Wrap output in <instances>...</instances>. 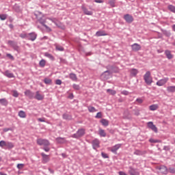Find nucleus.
I'll return each mask as SVG.
<instances>
[{
  "mask_svg": "<svg viewBox=\"0 0 175 175\" xmlns=\"http://www.w3.org/2000/svg\"><path fill=\"white\" fill-rule=\"evenodd\" d=\"M144 80L148 85L152 84V77H151V72L147 71L144 75Z\"/></svg>",
  "mask_w": 175,
  "mask_h": 175,
  "instance_id": "f257e3e1",
  "label": "nucleus"
},
{
  "mask_svg": "<svg viewBox=\"0 0 175 175\" xmlns=\"http://www.w3.org/2000/svg\"><path fill=\"white\" fill-rule=\"evenodd\" d=\"M37 144L38 146H44V147H49L50 146V142L47 139L39 138L37 139Z\"/></svg>",
  "mask_w": 175,
  "mask_h": 175,
  "instance_id": "f03ea898",
  "label": "nucleus"
},
{
  "mask_svg": "<svg viewBox=\"0 0 175 175\" xmlns=\"http://www.w3.org/2000/svg\"><path fill=\"white\" fill-rule=\"evenodd\" d=\"M85 135V129H79L75 134H74L72 137H74L75 139H79V137H81Z\"/></svg>",
  "mask_w": 175,
  "mask_h": 175,
  "instance_id": "7ed1b4c3",
  "label": "nucleus"
},
{
  "mask_svg": "<svg viewBox=\"0 0 175 175\" xmlns=\"http://www.w3.org/2000/svg\"><path fill=\"white\" fill-rule=\"evenodd\" d=\"M48 20H50L51 21H52V23H54L58 28H62V29L65 28L64 24H62V23L59 22V21H58V19L55 18H48Z\"/></svg>",
  "mask_w": 175,
  "mask_h": 175,
  "instance_id": "20e7f679",
  "label": "nucleus"
},
{
  "mask_svg": "<svg viewBox=\"0 0 175 175\" xmlns=\"http://www.w3.org/2000/svg\"><path fill=\"white\" fill-rule=\"evenodd\" d=\"M167 81H169V78L165 77L164 79L159 80L156 83V84L158 85V87H162V85H165V84H166V83H167Z\"/></svg>",
  "mask_w": 175,
  "mask_h": 175,
  "instance_id": "39448f33",
  "label": "nucleus"
},
{
  "mask_svg": "<svg viewBox=\"0 0 175 175\" xmlns=\"http://www.w3.org/2000/svg\"><path fill=\"white\" fill-rule=\"evenodd\" d=\"M38 21L40 24H42V25H43V27H45L46 32H51V28L49 27V26L46 25V21L40 18V19H38Z\"/></svg>",
  "mask_w": 175,
  "mask_h": 175,
  "instance_id": "423d86ee",
  "label": "nucleus"
},
{
  "mask_svg": "<svg viewBox=\"0 0 175 175\" xmlns=\"http://www.w3.org/2000/svg\"><path fill=\"white\" fill-rule=\"evenodd\" d=\"M122 144H118L111 148V151L113 154H117V151L121 148Z\"/></svg>",
  "mask_w": 175,
  "mask_h": 175,
  "instance_id": "0eeeda50",
  "label": "nucleus"
},
{
  "mask_svg": "<svg viewBox=\"0 0 175 175\" xmlns=\"http://www.w3.org/2000/svg\"><path fill=\"white\" fill-rule=\"evenodd\" d=\"M148 128H150V129L152 130L155 133H158V128H157V126H155L152 122H148Z\"/></svg>",
  "mask_w": 175,
  "mask_h": 175,
  "instance_id": "6e6552de",
  "label": "nucleus"
},
{
  "mask_svg": "<svg viewBox=\"0 0 175 175\" xmlns=\"http://www.w3.org/2000/svg\"><path fill=\"white\" fill-rule=\"evenodd\" d=\"M124 19L129 24L133 23V16L130 14H126L124 16Z\"/></svg>",
  "mask_w": 175,
  "mask_h": 175,
  "instance_id": "1a4fd4ad",
  "label": "nucleus"
},
{
  "mask_svg": "<svg viewBox=\"0 0 175 175\" xmlns=\"http://www.w3.org/2000/svg\"><path fill=\"white\" fill-rule=\"evenodd\" d=\"M131 49L133 51H139L142 50V46L137 43H134L131 45Z\"/></svg>",
  "mask_w": 175,
  "mask_h": 175,
  "instance_id": "9d476101",
  "label": "nucleus"
},
{
  "mask_svg": "<svg viewBox=\"0 0 175 175\" xmlns=\"http://www.w3.org/2000/svg\"><path fill=\"white\" fill-rule=\"evenodd\" d=\"M41 156L42 157V163H47V162L50 161V157L43 152L41 153Z\"/></svg>",
  "mask_w": 175,
  "mask_h": 175,
  "instance_id": "9b49d317",
  "label": "nucleus"
},
{
  "mask_svg": "<svg viewBox=\"0 0 175 175\" xmlns=\"http://www.w3.org/2000/svg\"><path fill=\"white\" fill-rule=\"evenodd\" d=\"M34 98L37 99V100H43V99H44V95L40 94L39 91H37Z\"/></svg>",
  "mask_w": 175,
  "mask_h": 175,
  "instance_id": "f8f14e48",
  "label": "nucleus"
},
{
  "mask_svg": "<svg viewBox=\"0 0 175 175\" xmlns=\"http://www.w3.org/2000/svg\"><path fill=\"white\" fill-rule=\"evenodd\" d=\"M28 39L29 40H31V42H33L34 40H36V38L38 37V35L35 32H32L28 34Z\"/></svg>",
  "mask_w": 175,
  "mask_h": 175,
  "instance_id": "ddd939ff",
  "label": "nucleus"
},
{
  "mask_svg": "<svg viewBox=\"0 0 175 175\" xmlns=\"http://www.w3.org/2000/svg\"><path fill=\"white\" fill-rule=\"evenodd\" d=\"M159 172L161 173L162 174H167V167L164 165H161L159 167Z\"/></svg>",
  "mask_w": 175,
  "mask_h": 175,
  "instance_id": "4468645a",
  "label": "nucleus"
},
{
  "mask_svg": "<svg viewBox=\"0 0 175 175\" xmlns=\"http://www.w3.org/2000/svg\"><path fill=\"white\" fill-rule=\"evenodd\" d=\"M100 144V142H99V140L98 139H96L93 140L92 142L93 148L94 150H96V148H99V144Z\"/></svg>",
  "mask_w": 175,
  "mask_h": 175,
  "instance_id": "2eb2a0df",
  "label": "nucleus"
},
{
  "mask_svg": "<svg viewBox=\"0 0 175 175\" xmlns=\"http://www.w3.org/2000/svg\"><path fill=\"white\" fill-rule=\"evenodd\" d=\"M81 9L84 13V14H86L87 16H92L93 13L92 11L88 10L87 8H85L84 5L81 6Z\"/></svg>",
  "mask_w": 175,
  "mask_h": 175,
  "instance_id": "dca6fc26",
  "label": "nucleus"
},
{
  "mask_svg": "<svg viewBox=\"0 0 175 175\" xmlns=\"http://www.w3.org/2000/svg\"><path fill=\"white\" fill-rule=\"evenodd\" d=\"M129 72L132 77H136V76H137V73H139V70L136 68H132L129 70Z\"/></svg>",
  "mask_w": 175,
  "mask_h": 175,
  "instance_id": "f3484780",
  "label": "nucleus"
},
{
  "mask_svg": "<svg viewBox=\"0 0 175 175\" xmlns=\"http://www.w3.org/2000/svg\"><path fill=\"white\" fill-rule=\"evenodd\" d=\"M3 75L9 79H12L13 77H14V75L10 72L9 70H6L5 72H3Z\"/></svg>",
  "mask_w": 175,
  "mask_h": 175,
  "instance_id": "a211bd4d",
  "label": "nucleus"
},
{
  "mask_svg": "<svg viewBox=\"0 0 175 175\" xmlns=\"http://www.w3.org/2000/svg\"><path fill=\"white\" fill-rule=\"evenodd\" d=\"M96 36H107V33L105 31H98L96 33Z\"/></svg>",
  "mask_w": 175,
  "mask_h": 175,
  "instance_id": "6ab92c4d",
  "label": "nucleus"
},
{
  "mask_svg": "<svg viewBox=\"0 0 175 175\" xmlns=\"http://www.w3.org/2000/svg\"><path fill=\"white\" fill-rule=\"evenodd\" d=\"M165 54L168 59H172V58H173V55H172L170 51L166 50L165 51Z\"/></svg>",
  "mask_w": 175,
  "mask_h": 175,
  "instance_id": "aec40b11",
  "label": "nucleus"
},
{
  "mask_svg": "<svg viewBox=\"0 0 175 175\" xmlns=\"http://www.w3.org/2000/svg\"><path fill=\"white\" fill-rule=\"evenodd\" d=\"M167 92L174 93L175 92V85H170L167 88Z\"/></svg>",
  "mask_w": 175,
  "mask_h": 175,
  "instance_id": "412c9836",
  "label": "nucleus"
},
{
  "mask_svg": "<svg viewBox=\"0 0 175 175\" xmlns=\"http://www.w3.org/2000/svg\"><path fill=\"white\" fill-rule=\"evenodd\" d=\"M159 106L157 104L154 105H152L149 107L150 110H151V111H155V110H158L159 109Z\"/></svg>",
  "mask_w": 175,
  "mask_h": 175,
  "instance_id": "4be33fe9",
  "label": "nucleus"
},
{
  "mask_svg": "<svg viewBox=\"0 0 175 175\" xmlns=\"http://www.w3.org/2000/svg\"><path fill=\"white\" fill-rule=\"evenodd\" d=\"M98 135H100L101 137H106V132H105V130L102 129H99Z\"/></svg>",
  "mask_w": 175,
  "mask_h": 175,
  "instance_id": "5701e85b",
  "label": "nucleus"
},
{
  "mask_svg": "<svg viewBox=\"0 0 175 175\" xmlns=\"http://www.w3.org/2000/svg\"><path fill=\"white\" fill-rule=\"evenodd\" d=\"M100 122L103 125V126H109V120L106 119H101Z\"/></svg>",
  "mask_w": 175,
  "mask_h": 175,
  "instance_id": "b1692460",
  "label": "nucleus"
},
{
  "mask_svg": "<svg viewBox=\"0 0 175 175\" xmlns=\"http://www.w3.org/2000/svg\"><path fill=\"white\" fill-rule=\"evenodd\" d=\"M129 173L131 175H139L140 174L139 173V172L135 171L133 168H131L130 170L129 171Z\"/></svg>",
  "mask_w": 175,
  "mask_h": 175,
  "instance_id": "393cba45",
  "label": "nucleus"
},
{
  "mask_svg": "<svg viewBox=\"0 0 175 175\" xmlns=\"http://www.w3.org/2000/svg\"><path fill=\"white\" fill-rule=\"evenodd\" d=\"M25 95L26 96H28L29 98H32V96H33V93H32V92H31L30 90H26L25 92Z\"/></svg>",
  "mask_w": 175,
  "mask_h": 175,
  "instance_id": "a878e982",
  "label": "nucleus"
},
{
  "mask_svg": "<svg viewBox=\"0 0 175 175\" xmlns=\"http://www.w3.org/2000/svg\"><path fill=\"white\" fill-rule=\"evenodd\" d=\"M146 151H142V150H137L134 152V154L135 155H144V154H146Z\"/></svg>",
  "mask_w": 175,
  "mask_h": 175,
  "instance_id": "bb28decb",
  "label": "nucleus"
},
{
  "mask_svg": "<svg viewBox=\"0 0 175 175\" xmlns=\"http://www.w3.org/2000/svg\"><path fill=\"white\" fill-rule=\"evenodd\" d=\"M18 116L21 118H25L27 117V114L25 113V112L24 111H20L18 112Z\"/></svg>",
  "mask_w": 175,
  "mask_h": 175,
  "instance_id": "cd10ccee",
  "label": "nucleus"
},
{
  "mask_svg": "<svg viewBox=\"0 0 175 175\" xmlns=\"http://www.w3.org/2000/svg\"><path fill=\"white\" fill-rule=\"evenodd\" d=\"M70 79L72 80V81H77V76L75 74L71 73L70 74Z\"/></svg>",
  "mask_w": 175,
  "mask_h": 175,
  "instance_id": "c85d7f7f",
  "label": "nucleus"
},
{
  "mask_svg": "<svg viewBox=\"0 0 175 175\" xmlns=\"http://www.w3.org/2000/svg\"><path fill=\"white\" fill-rule=\"evenodd\" d=\"M0 103L1 105H3V106H8V100L5 98H1L0 99Z\"/></svg>",
  "mask_w": 175,
  "mask_h": 175,
  "instance_id": "c756f323",
  "label": "nucleus"
},
{
  "mask_svg": "<svg viewBox=\"0 0 175 175\" xmlns=\"http://www.w3.org/2000/svg\"><path fill=\"white\" fill-rule=\"evenodd\" d=\"M44 56L47 57V58H49V59H51V61H54V56L49 53H45Z\"/></svg>",
  "mask_w": 175,
  "mask_h": 175,
  "instance_id": "7c9ffc66",
  "label": "nucleus"
},
{
  "mask_svg": "<svg viewBox=\"0 0 175 175\" xmlns=\"http://www.w3.org/2000/svg\"><path fill=\"white\" fill-rule=\"evenodd\" d=\"M88 111H90V113H95L97 111L96 109H95V107H94L89 106L88 107Z\"/></svg>",
  "mask_w": 175,
  "mask_h": 175,
  "instance_id": "2f4dec72",
  "label": "nucleus"
},
{
  "mask_svg": "<svg viewBox=\"0 0 175 175\" xmlns=\"http://www.w3.org/2000/svg\"><path fill=\"white\" fill-rule=\"evenodd\" d=\"M7 148H13V147H14V144H13V143L12 142H7V144H6V146Z\"/></svg>",
  "mask_w": 175,
  "mask_h": 175,
  "instance_id": "473e14b6",
  "label": "nucleus"
},
{
  "mask_svg": "<svg viewBox=\"0 0 175 175\" xmlns=\"http://www.w3.org/2000/svg\"><path fill=\"white\" fill-rule=\"evenodd\" d=\"M39 65L40 66H41V68H44V66H46V60L44 59L40 60Z\"/></svg>",
  "mask_w": 175,
  "mask_h": 175,
  "instance_id": "72a5a7b5",
  "label": "nucleus"
},
{
  "mask_svg": "<svg viewBox=\"0 0 175 175\" xmlns=\"http://www.w3.org/2000/svg\"><path fill=\"white\" fill-rule=\"evenodd\" d=\"M107 92H108V94H110V95H116V94H117L116 90H111V89L107 90Z\"/></svg>",
  "mask_w": 175,
  "mask_h": 175,
  "instance_id": "f704fd0d",
  "label": "nucleus"
},
{
  "mask_svg": "<svg viewBox=\"0 0 175 175\" xmlns=\"http://www.w3.org/2000/svg\"><path fill=\"white\" fill-rule=\"evenodd\" d=\"M168 10H170V12H172V13H175V6L173 5H168Z\"/></svg>",
  "mask_w": 175,
  "mask_h": 175,
  "instance_id": "c9c22d12",
  "label": "nucleus"
},
{
  "mask_svg": "<svg viewBox=\"0 0 175 175\" xmlns=\"http://www.w3.org/2000/svg\"><path fill=\"white\" fill-rule=\"evenodd\" d=\"M63 118L64 120H70L72 118V116H70L68 113H64L63 114Z\"/></svg>",
  "mask_w": 175,
  "mask_h": 175,
  "instance_id": "e433bc0d",
  "label": "nucleus"
},
{
  "mask_svg": "<svg viewBox=\"0 0 175 175\" xmlns=\"http://www.w3.org/2000/svg\"><path fill=\"white\" fill-rule=\"evenodd\" d=\"M44 83H45V84H51V83H53V81H51V79L49 78H45L44 79Z\"/></svg>",
  "mask_w": 175,
  "mask_h": 175,
  "instance_id": "4c0bfd02",
  "label": "nucleus"
},
{
  "mask_svg": "<svg viewBox=\"0 0 175 175\" xmlns=\"http://www.w3.org/2000/svg\"><path fill=\"white\" fill-rule=\"evenodd\" d=\"M55 49L57 51H64V47H62L59 45H56Z\"/></svg>",
  "mask_w": 175,
  "mask_h": 175,
  "instance_id": "58836bf2",
  "label": "nucleus"
},
{
  "mask_svg": "<svg viewBox=\"0 0 175 175\" xmlns=\"http://www.w3.org/2000/svg\"><path fill=\"white\" fill-rule=\"evenodd\" d=\"M24 166H25L24 163H18L16 167L17 169L21 170V169H24Z\"/></svg>",
  "mask_w": 175,
  "mask_h": 175,
  "instance_id": "ea45409f",
  "label": "nucleus"
},
{
  "mask_svg": "<svg viewBox=\"0 0 175 175\" xmlns=\"http://www.w3.org/2000/svg\"><path fill=\"white\" fill-rule=\"evenodd\" d=\"M12 96H14V98H18V92H17V90L12 91Z\"/></svg>",
  "mask_w": 175,
  "mask_h": 175,
  "instance_id": "a19ab883",
  "label": "nucleus"
},
{
  "mask_svg": "<svg viewBox=\"0 0 175 175\" xmlns=\"http://www.w3.org/2000/svg\"><path fill=\"white\" fill-rule=\"evenodd\" d=\"M134 116H140V110L139 109H134L133 110Z\"/></svg>",
  "mask_w": 175,
  "mask_h": 175,
  "instance_id": "79ce46f5",
  "label": "nucleus"
},
{
  "mask_svg": "<svg viewBox=\"0 0 175 175\" xmlns=\"http://www.w3.org/2000/svg\"><path fill=\"white\" fill-rule=\"evenodd\" d=\"M6 144L7 142L2 140L0 142V147H1L3 148V147H6Z\"/></svg>",
  "mask_w": 175,
  "mask_h": 175,
  "instance_id": "37998d69",
  "label": "nucleus"
},
{
  "mask_svg": "<svg viewBox=\"0 0 175 175\" xmlns=\"http://www.w3.org/2000/svg\"><path fill=\"white\" fill-rule=\"evenodd\" d=\"M8 18V15L6 14H0V19L2 21H5Z\"/></svg>",
  "mask_w": 175,
  "mask_h": 175,
  "instance_id": "c03bdc74",
  "label": "nucleus"
},
{
  "mask_svg": "<svg viewBox=\"0 0 175 175\" xmlns=\"http://www.w3.org/2000/svg\"><path fill=\"white\" fill-rule=\"evenodd\" d=\"M56 140L58 143H64L65 142V139L61 138V137L57 138Z\"/></svg>",
  "mask_w": 175,
  "mask_h": 175,
  "instance_id": "a18cd8bd",
  "label": "nucleus"
},
{
  "mask_svg": "<svg viewBox=\"0 0 175 175\" xmlns=\"http://www.w3.org/2000/svg\"><path fill=\"white\" fill-rule=\"evenodd\" d=\"M20 38H22V39H25V38H28V35L27 33H21L20 34Z\"/></svg>",
  "mask_w": 175,
  "mask_h": 175,
  "instance_id": "49530a36",
  "label": "nucleus"
},
{
  "mask_svg": "<svg viewBox=\"0 0 175 175\" xmlns=\"http://www.w3.org/2000/svg\"><path fill=\"white\" fill-rule=\"evenodd\" d=\"M95 117L96 118H102V112H98Z\"/></svg>",
  "mask_w": 175,
  "mask_h": 175,
  "instance_id": "de8ad7c7",
  "label": "nucleus"
},
{
  "mask_svg": "<svg viewBox=\"0 0 175 175\" xmlns=\"http://www.w3.org/2000/svg\"><path fill=\"white\" fill-rule=\"evenodd\" d=\"M168 172H169L170 173L174 174V173H175V169L173 168V167H170V168L168 169Z\"/></svg>",
  "mask_w": 175,
  "mask_h": 175,
  "instance_id": "09e8293b",
  "label": "nucleus"
},
{
  "mask_svg": "<svg viewBox=\"0 0 175 175\" xmlns=\"http://www.w3.org/2000/svg\"><path fill=\"white\" fill-rule=\"evenodd\" d=\"M149 142H150V143H160L161 142L159 140L152 139H150L149 140Z\"/></svg>",
  "mask_w": 175,
  "mask_h": 175,
  "instance_id": "8fccbe9b",
  "label": "nucleus"
},
{
  "mask_svg": "<svg viewBox=\"0 0 175 175\" xmlns=\"http://www.w3.org/2000/svg\"><path fill=\"white\" fill-rule=\"evenodd\" d=\"M72 88H74V90H80V86L79 85H77V84H74L72 85Z\"/></svg>",
  "mask_w": 175,
  "mask_h": 175,
  "instance_id": "3c124183",
  "label": "nucleus"
},
{
  "mask_svg": "<svg viewBox=\"0 0 175 175\" xmlns=\"http://www.w3.org/2000/svg\"><path fill=\"white\" fill-rule=\"evenodd\" d=\"M109 5L112 8H114L116 6V2H114V1H109Z\"/></svg>",
  "mask_w": 175,
  "mask_h": 175,
  "instance_id": "603ef678",
  "label": "nucleus"
},
{
  "mask_svg": "<svg viewBox=\"0 0 175 175\" xmlns=\"http://www.w3.org/2000/svg\"><path fill=\"white\" fill-rule=\"evenodd\" d=\"M55 84H57V85H61V84H62V81L60 79H57Z\"/></svg>",
  "mask_w": 175,
  "mask_h": 175,
  "instance_id": "864d4df0",
  "label": "nucleus"
},
{
  "mask_svg": "<svg viewBox=\"0 0 175 175\" xmlns=\"http://www.w3.org/2000/svg\"><path fill=\"white\" fill-rule=\"evenodd\" d=\"M101 155L103 157V158H109V156L107 155V154L105 153V152H101Z\"/></svg>",
  "mask_w": 175,
  "mask_h": 175,
  "instance_id": "5fc2aeb1",
  "label": "nucleus"
},
{
  "mask_svg": "<svg viewBox=\"0 0 175 175\" xmlns=\"http://www.w3.org/2000/svg\"><path fill=\"white\" fill-rule=\"evenodd\" d=\"M121 94H122V95H129V92L128 91H126V90H124V91H122V92H121Z\"/></svg>",
  "mask_w": 175,
  "mask_h": 175,
  "instance_id": "6e6d98bb",
  "label": "nucleus"
},
{
  "mask_svg": "<svg viewBox=\"0 0 175 175\" xmlns=\"http://www.w3.org/2000/svg\"><path fill=\"white\" fill-rule=\"evenodd\" d=\"M43 150H44V151H46V152H49V151H50V148H49L47 146H44Z\"/></svg>",
  "mask_w": 175,
  "mask_h": 175,
  "instance_id": "4d7b16f0",
  "label": "nucleus"
},
{
  "mask_svg": "<svg viewBox=\"0 0 175 175\" xmlns=\"http://www.w3.org/2000/svg\"><path fill=\"white\" fill-rule=\"evenodd\" d=\"M7 57L10 58V59H14V57H13V55H12L10 53H8Z\"/></svg>",
  "mask_w": 175,
  "mask_h": 175,
  "instance_id": "13d9d810",
  "label": "nucleus"
},
{
  "mask_svg": "<svg viewBox=\"0 0 175 175\" xmlns=\"http://www.w3.org/2000/svg\"><path fill=\"white\" fill-rule=\"evenodd\" d=\"M96 3H103V0H94Z\"/></svg>",
  "mask_w": 175,
  "mask_h": 175,
  "instance_id": "bf43d9fd",
  "label": "nucleus"
},
{
  "mask_svg": "<svg viewBox=\"0 0 175 175\" xmlns=\"http://www.w3.org/2000/svg\"><path fill=\"white\" fill-rule=\"evenodd\" d=\"M137 102L138 103H143V99H142V98H137Z\"/></svg>",
  "mask_w": 175,
  "mask_h": 175,
  "instance_id": "052dcab7",
  "label": "nucleus"
},
{
  "mask_svg": "<svg viewBox=\"0 0 175 175\" xmlns=\"http://www.w3.org/2000/svg\"><path fill=\"white\" fill-rule=\"evenodd\" d=\"M38 121H39L40 122H45L44 118H38Z\"/></svg>",
  "mask_w": 175,
  "mask_h": 175,
  "instance_id": "680f3d73",
  "label": "nucleus"
},
{
  "mask_svg": "<svg viewBox=\"0 0 175 175\" xmlns=\"http://www.w3.org/2000/svg\"><path fill=\"white\" fill-rule=\"evenodd\" d=\"M8 44H10V46H14V42H13V41H8Z\"/></svg>",
  "mask_w": 175,
  "mask_h": 175,
  "instance_id": "e2e57ef3",
  "label": "nucleus"
},
{
  "mask_svg": "<svg viewBox=\"0 0 175 175\" xmlns=\"http://www.w3.org/2000/svg\"><path fill=\"white\" fill-rule=\"evenodd\" d=\"M3 132H9V131H10V129L9 128H5L3 129Z\"/></svg>",
  "mask_w": 175,
  "mask_h": 175,
  "instance_id": "0e129e2a",
  "label": "nucleus"
},
{
  "mask_svg": "<svg viewBox=\"0 0 175 175\" xmlns=\"http://www.w3.org/2000/svg\"><path fill=\"white\" fill-rule=\"evenodd\" d=\"M9 27L11 29H13L14 27L12 24L9 25Z\"/></svg>",
  "mask_w": 175,
  "mask_h": 175,
  "instance_id": "69168bd1",
  "label": "nucleus"
},
{
  "mask_svg": "<svg viewBox=\"0 0 175 175\" xmlns=\"http://www.w3.org/2000/svg\"><path fill=\"white\" fill-rule=\"evenodd\" d=\"M172 29H173V31H174V32H175V25H174L172 26Z\"/></svg>",
  "mask_w": 175,
  "mask_h": 175,
  "instance_id": "338daca9",
  "label": "nucleus"
},
{
  "mask_svg": "<svg viewBox=\"0 0 175 175\" xmlns=\"http://www.w3.org/2000/svg\"><path fill=\"white\" fill-rule=\"evenodd\" d=\"M0 175H8V174H4V173H3V172H0Z\"/></svg>",
  "mask_w": 175,
  "mask_h": 175,
  "instance_id": "774afa93",
  "label": "nucleus"
}]
</instances>
